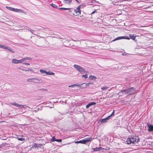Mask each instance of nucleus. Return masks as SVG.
<instances>
[{"mask_svg":"<svg viewBox=\"0 0 153 153\" xmlns=\"http://www.w3.org/2000/svg\"><path fill=\"white\" fill-rule=\"evenodd\" d=\"M72 0H64V2L65 4H70L71 3Z\"/></svg>","mask_w":153,"mask_h":153,"instance_id":"obj_14","label":"nucleus"},{"mask_svg":"<svg viewBox=\"0 0 153 153\" xmlns=\"http://www.w3.org/2000/svg\"><path fill=\"white\" fill-rule=\"evenodd\" d=\"M46 75H54V73L52 72L49 71L47 72Z\"/></svg>","mask_w":153,"mask_h":153,"instance_id":"obj_20","label":"nucleus"},{"mask_svg":"<svg viewBox=\"0 0 153 153\" xmlns=\"http://www.w3.org/2000/svg\"><path fill=\"white\" fill-rule=\"evenodd\" d=\"M122 39H129L130 38H129L127 36H120L115 38L114 40H113L112 41H114L118 40H120Z\"/></svg>","mask_w":153,"mask_h":153,"instance_id":"obj_9","label":"nucleus"},{"mask_svg":"<svg viewBox=\"0 0 153 153\" xmlns=\"http://www.w3.org/2000/svg\"><path fill=\"white\" fill-rule=\"evenodd\" d=\"M88 75L87 74H86L85 75H83L82 76V77H84L85 79H86L88 78Z\"/></svg>","mask_w":153,"mask_h":153,"instance_id":"obj_32","label":"nucleus"},{"mask_svg":"<svg viewBox=\"0 0 153 153\" xmlns=\"http://www.w3.org/2000/svg\"><path fill=\"white\" fill-rule=\"evenodd\" d=\"M81 6V5H79L78 6L76 9H73L72 10L73 11V12L74 13H73V14L74 15L76 16H79L80 15L81 12L80 9Z\"/></svg>","mask_w":153,"mask_h":153,"instance_id":"obj_4","label":"nucleus"},{"mask_svg":"<svg viewBox=\"0 0 153 153\" xmlns=\"http://www.w3.org/2000/svg\"><path fill=\"white\" fill-rule=\"evenodd\" d=\"M19 108H22V106H21V107H19Z\"/></svg>","mask_w":153,"mask_h":153,"instance_id":"obj_49","label":"nucleus"},{"mask_svg":"<svg viewBox=\"0 0 153 153\" xmlns=\"http://www.w3.org/2000/svg\"><path fill=\"white\" fill-rule=\"evenodd\" d=\"M75 85L76 86H80V85L79 84L77 83L76 84L72 85H71L69 86V87H73V86H74Z\"/></svg>","mask_w":153,"mask_h":153,"instance_id":"obj_26","label":"nucleus"},{"mask_svg":"<svg viewBox=\"0 0 153 153\" xmlns=\"http://www.w3.org/2000/svg\"><path fill=\"white\" fill-rule=\"evenodd\" d=\"M108 88H109V87H103L101 88V89L103 90H104L105 89H107Z\"/></svg>","mask_w":153,"mask_h":153,"instance_id":"obj_30","label":"nucleus"},{"mask_svg":"<svg viewBox=\"0 0 153 153\" xmlns=\"http://www.w3.org/2000/svg\"><path fill=\"white\" fill-rule=\"evenodd\" d=\"M39 90L40 91H47V90L46 89H39Z\"/></svg>","mask_w":153,"mask_h":153,"instance_id":"obj_38","label":"nucleus"},{"mask_svg":"<svg viewBox=\"0 0 153 153\" xmlns=\"http://www.w3.org/2000/svg\"><path fill=\"white\" fill-rule=\"evenodd\" d=\"M1 48L5 49L6 50H7L8 51L10 52H11L13 53L14 52V51H13V49L10 48L7 45H1Z\"/></svg>","mask_w":153,"mask_h":153,"instance_id":"obj_5","label":"nucleus"},{"mask_svg":"<svg viewBox=\"0 0 153 153\" xmlns=\"http://www.w3.org/2000/svg\"><path fill=\"white\" fill-rule=\"evenodd\" d=\"M11 104L13 105H14L15 106H16L17 107H21V106H22V108H25V106H26V107H27V106L26 105H19L17 103H16L15 102H12L11 103Z\"/></svg>","mask_w":153,"mask_h":153,"instance_id":"obj_8","label":"nucleus"},{"mask_svg":"<svg viewBox=\"0 0 153 153\" xmlns=\"http://www.w3.org/2000/svg\"><path fill=\"white\" fill-rule=\"evenodd\" d=\"M93 83H88L87 84L86 83H83L80 84V87L81 88H85L88 85L89 86L90 85H92Z\"/></svg>","mask_w":153,"mask_h":153,"instance_id":"obj_7","label":"nucleus"},{"mask_svg":"<svg viewBox=\"0 0 153 153\" xmlns=\"http://www.w3.org/2000/svg\"><path fill=\"white\" fill-rule=\"evenodd\" d=\"M75 143H81L82 144H85V141L83 139L79 141H76Z\"/></svg>","mask_w":153,"mask_h":153,"instance_id":"obj_15","label":"nucleus"},{"mask_svg":"<svg viewBox=\"0 0 153 153\" xmlns=\"http://www.w3.org/2000/svg\"><path fill=\"white\" fill-rule=\"evenodd\" d=\"M59 9H62V10H67L68 9H70L69 8H65L64 7H61L59 8Z\"/></svg>","mask_w":153,"mask_h":153,"instance_id":"obj_33","label":"nucleus"},{"mask_svg":"<svg viewBox=\"0 0 153 153\" xmlns=\"http://www.w3.org/2000/svg\"><path fill=\"white\" fill-rule=\"evenodd\" d=\"M140 138L138 136H130L128 137L127 139L126 142L127 144H130L131 143L135 144L138 142Z\"/></svg>","mask_w":153,"mask_h":153,"instance_id":"obj_1","label":"nucleus"},{"mask_svg":"<svg viewBox=\"0 0 153 153\" xmlns=\"http://www.w3.org/2000/svg\"><path fill=\"white\" fill-rule=\"evenodd\" d=\"M20 60V63H22L23 64V63H24V62L26 61L25 59V58H22L21 60Z\"/></svg>","mask_w":153,"mask_h":153,"instance_id":"obj_23","label":"nucleus"},{"mask_svg":"<svg viewBox=\"0 0 153 153\" xmlns=\"http://www.w3.org/2000/svg\"><path fill=\"white\" fill-rule=\"evenodd\" d=\"M37 145H38L37 144H36V143H35L34 144V147L36 148V147H37L38 146Z\"/></svg>","mask_w":153,"mask_h":153,"instance_id":"obj_43","label":"nucleus"},{"mask_svg":"<svg viewBox=\"0 0 153 153\" xmlns=\"http://www.w3.org/2000/svg\"><path fill=\"white\" fill-rule=\"evenodd\" d=\"M32 82L35 83H37L38 82V81H40L41 79L38 78H32Z\"/></svg>","mask_w":153,"mask_h":153,"instance_id":"obj_12","label":"nucleus"},{"mask_svg":"<svg viewBox=\"0 0 153 153\" xmlns=\"http://www.w3.org/2000/svg\"><path fill=\"white\" fill-rule=\"evenodd\" d=\"M135 92V90L133 87L128 88L126 89V91L125 94L127 95H129L134 94Z\"/></svg>","mask_w":153,"mask_h":153,"instance_id":"obj_3","label":"nucleus"},{"mask_svg":"<svg viewBox=\"0 0 153 153\" xmlns=\"http://www.w3.org/2000/svg\"><path fill=\"white\" fill-rule=\"evenodd\" d=\"M6 7L9 10L15 12H17V10H18L17 9L15 8L10 7L7 6Z\"/></svg>","mask_w":153,"mask_h":153,"instance_id":"obj_10","label":"nucleus"},{"mask_svg":"<svg viewBox=\"0 0 153 153\" xmlns=\"http://www.w3.org/2000/svg\"><path fill=\"white\" fill-rule=\"evenodd\" d=\"M89 79H90L92 80L96 79V78L94 76H92L91 75L89 76Z\"/></svg>","mask_w":153,"mask_h":153,"instance_id":"obj_22","label":"nucleus"},{"mask_svg":"<svg viewBox=\"0 0 153 153\" xmlns=\"http://www.w3.org/2000/svg\"><path fill=\"white\" fill-rule=\"evenodd\" d=\"M4 146V144H1L0 145V150L1 149L3 148Z\"/></svg>","mask_w":153,"mask_h":153,"instance_id":"obj_37","label":"nucleus"},{"mask_svg":"<svg viewBox=\"0 0 153 153\" xmlns=\"http://www.w3.org/2000/svg\"><path fill=\"white\" fill-rule=\"evenodd\" d=\"M110 119V118L108 116L107 117L105 118L101 119L100 120V122L102 123L106 122L108 120Z\"/></svg>","mask_w":153,"mask_h":153,"instance_id":"obj_11","label":"nucleus"},{"mask_svg":"<svg viewBox=\"0 0 153 153\" xmlns=\"http://www.w3.org/2000/svg\"><path fill=\"white\" fill-rule=\"evenodd\" d=\"M74 67L76 70L81 74H85L87 72L82 67L79 65H74Z\"/></svg>","mask_w":153,"mask_h":153,"instance_id":"obj_2","label":"nucleus"},{"mask_svg":"<svg viewBox=\"0 0 153 153\" xmlns=\"http://www.w3.org/2000/svg\"><path fill=\"white\" fill-rule=\"evenodd\" d=\"M89 105V104H88V105H86V108H89V107L90 106V105Z\"/></svg>","mask_w":153,"mask_h":153,"instance_id":"obj_42","label":"nucleus"},{"mask_svg":"<svg viewBox=\"0 0 153 153\" xmlns=\"http://www.w3.org/2000/svg\"><path fill=\"white\" fill-rule=\"evenodd\" d=\"M69 9H68L69 11H68V12L69 13H70L71 12H73V11L72 10L73 9V8H69Z\"/></svg>","mask_w":153,"mask_h":153,"instance_id":"obj_35","label":"nucleus"},{"mask_svg":"<svg viewBox=\"0 0 153 153\" xmlns=\"http://www.w3.org/2000/svg\"><path fill=\"white\" fill-rule=\"evenodd\" d=\"M12 62L15 64L19 63L20 62L19 60H18L15 59H13L12 60Z\"/></svg>","mask_w":153,"mask_h":153,"instance_id":"obj_13","label":"nucleus"},{"mask_svg":"<svg viewBox=\"0 0 153 153\" xmlns=\"http://www.w3.org/2000/svg\"><path fill=\"white\" fill-rule=\"evenodd\" d=\"M25 58L26 60H31L32 59L30 57H26Z\"/></svg>","mask_w":153,"mask_h":153,"instance_id":"obj_36","label":"nucleus"},{"mask_svg":"<svg viewBox=\"0 0 153 153\" xmlns=\"http://www.w3.org/2000/svg\"><path fill=\"white\" fill-rule=\"evenodd\" d=\"M129 36L130 38H131L133 40H134L136 36H135L133 34H129Z\"/></svg>","mask_w":153,"mask_h":153,"instance_id":"obj_19","label":"nucleus"},{"mask_svg":"<svg viewBox=\"0 0 153 153\" xmlns=\"http://www.w3.org/2000/svg\"><path fill=\"white\" fill-rule=\"evenodd\" d=\"M19 69L21 70H22L25 71H32V70L30 68H28V69H27V70H25V69H22V68H19Z\"/></svg>","mask_w":153,"mask_h":153,"instance_id":"obj_27","label":"nucleus"},{"mask_svg":"<svg viewBox=\"0 0 153 153\" xmlns=\"http://www.w3.org/2000/svg\"><path fill=\"white\" fill-rule=\"evenodd\" d=\"M1 45L0 44V48H1Z\"/></svg>","mask_w":153,"mask_h":153,"instance_id":"obj_48","label":"nucleus"},{"mask_svg":"<svg viewBox=\"0 0 153 153\" xmlns=\"http://www.w3.org/2000/svg\"><path fill=\"white\" fill-rule=\"evenodd\" d=\"M76 1L77 2H78V3H79V1H78V0H77Z\"/></svg>","mask_w":153,"mask_h":153,"instance_id":"obj_47","label":"nucleus"},{"mask_svg":"<svg viewBox=\"0 0 153 153\" xmlns=\"http://www.w3.org/2000/svg\"><path fill=\"white\" fill-rule=\"evenodd\" d=\"M56 140V139H55V137H53L52 138L51 140V141L53 142L55 141Z\"/></svg>","mask_w":153,"mask_h":153,"instance_id":"obj_28","label":"nucleus"},{"mask_svg":"<svg viewBox=\"0 0 153 153\" xmlns=\"http://www.w3.org/2000/svg\"><path fill=\"white\" fill-rule=\"evenodd\" d=\"M102 147H96V148H93V150L94 151H100Z\"/></svg>","mask_w":153,"mask_h":153,"instance_id":"obj_16","label":"nucleus"},{"mask_svg":"<svg viewBox=\"0 0 153 153\" xmlns=\"http://www.w3.org/2000/svg\"><path fill=\"white\" fill-rule=\"evenodd\" d=\"M40 71L41 73L43 74V75H46L47 72L45 70L42 69H40Z\"/></svg>","mask_w":153,"mask_h":153,"instance_id":"obj_17","label":"nucleus"},{"mask_svg":"<svg viewBox=\"0 0 153 153\" xmlns=\"http://www.w3.org/2000/svg\"><path fill=\"white\" fill-rule=\"evenodd\" d=\"M51 6H52V7H53L54 8H56L58 7V6L56 5L55 4H53V3H52L51 4Z\"/></svg>","mask_w":153,"mask_h":153,"instance_id":"obj_29","label":"nucleus"},{"mask_svg":"<svg viewBox=\"0 0 153 153\" xmlns=\"http://www.w3.org/2000/svg\"><path fill=\"white\" fill-rule=\"evenodd\" d=\"M126 90H122L119 93V94L121 95V93L122 94H125V92H126Z\"/></svg>","mask_w":153,"mask_h":153,"instance_id":"obj_24","label":"nucleus"},{"mask_svg":"<svg viewBox=\"0 0 153 153\" xmlns=\"http://www.w3.org/2000/svg\"><path fill=\"white\" fill-rule=\"evenodd\" d=\"M114 111H113L112 112L111 114L108 117H109L110 118L112 116H113L114 114Z\"/></svg>","mask_w":153,"mask_h":153,"instance_id":"obj_34","label":"nucleus"},{"mask_svg":"<svg viewBox=\"0 0 153 153\" xmlns=\"http://www.w3.org/2000/svg\"><path fill=\"white\" fill-rule=\"evenodd\" d=\"M24 140V139L23 138H18V140H19L23 141Z\"/></svg>","mask_w":153,"mask_h":153,"instance_id":"obj_40","label":"nucleus"},{"mask_svg":"<svg viewBox=\"0 0 153 153\" xmlns=\"http://www.w3.org/2000/svg\"><path fill=\"white\" fill-rule=\"evenodd\" d=\"M17 9L18 10H17V12H16L22 13L25 14H26L25 12L23 10L18 9Z\"/></svg>","mask_w":153,"mask_h":153,"instance_id":"obj_21","label":"nucleus"},{"mask_svg":"<svg viewBox=\"0 0 153 153\" xmlns=\"http://www.w3.org/2000/svg\"><path fill=\"white\" fill-rule=\"evenodd\" d=\"M23 64L27 65H30V64L28 63L25 62L24 63H23Z\"/></svg>","mask_w":153,"mask_h":153,"instance_id":"obj_41","label":"nucleus"},{"mask_svg":"<svg viewBox=\"0 0 153 153\" xmlns=\"http://www.w3.org/2000/svg\"><path fill=\"white\" fill-rule=\"evenodd\" d=\"M30 31L32 33H33V32L34 31V30H31L30 29Z\"/></svg>","mask_w":153,"mask_h":153,"instance_id":"obj_44","label":"nucleus"},{"mask_svg":"<svg viewBox=\"0 0 153 153\" xmlns=\"http://www.w3.org/2000/svg\"><path fill=\"white\" fill-rule=\"evenodd\" d=\"M90 106L95 105L96 104V102H91L88 103Z\"/></svg>","mask_w":153,"mask_h":153,"instance_id":"obj_25","label":"nucleus"},{"mask_svg":"<svg viewBox=\"0 0 153 153\" xmlns=\"http://www.w3.org/2000/svg\"><path fill=\"white\" fill-rule=\"evenodd\" d=\"M27 82H32V78H29L27 79Z\"/></svg>","mask_w":153,"mask_h":153,"instance_id":"obj_31","label":"nucleus"},{"mask_svg":"<svg viewBox=\"0 0 153 153\" xmlns=\"http://www.w3.org/2000/svg\"><path fill=\"white\" fill-rule=\"evenodd\" d=\"M62 141L61 139H56L55 141L58 142H61Z\"/></svg>","mask_w":153,"mask_h":153,"instance_id":"obj_39","label":"nucleus"},{"mask_svg":"<svg viewBox=\"0 0 153 153\" xmlns=\"http://www.w3.org/2000/svg\"><path fill=\"white\" fill-rule=\"evenodd\" d=\"M76 1L77 2H78V3H79V1H78V0H77Z\"/></svg>","mask_w":153,"mask_h":153,"instance_id":"obj_46","label":"nucleus"},{"mask_svg":"<svg viewBox=\"0 0 153 153\" xmlns=\"http://www.w3.org/2000/svg\"><path fill=\"white\" fill-rule=\"evenodd\" d=\"M96 10H95V11H93V12L91 13H92V14H94V13L96 12Z\"/></svg>","mask_w":153,"mask_h":153,"instance_id":"obj_45","label":"nucleus"},{"mask_svg":"<svg viewBox=\"0 0 153 153\" xmlns=\"http://www.w3.org/2000/svg\"><path fill=\"white\" fill-rule=\"evenodd\" d=\"M76 1L77 0H75Z\"/></svg>","mask_w":153,"mask_h":153,"instance_id":"obj_51","label":"nucleus"},{"mask_svg":"<svg viewBox=\"0 0 153 153\" xmlns=\"http://www.w3.org/2000/svg\"><path fill=\"white\" fill-rule=\"evenodd\" d=\"M152 76V74H151V75H149V76Z\"/></svg>","mask_w":153,"mask_h":153,"instance_id":"obj_50","label":"nucleus"},{"mask_svg":"<svg viewBox=\"0 0 153 153\" xmlns=\"http://www.w3.org/2000/svg\"><path fill=\"white\" fill-rule=\"evenodd\" d=\"M148 128V131L149 132L153 131V124L152 125L150 124V123H148L147 124Z\"/></svg>","mask_w":153,"mask_h":153,"instance_id":"obj_6","label":"nucleus"},{"mask_svg":"<svg viewBox=\"0 0 153 153\" xmlns=\"http://www.w3.org/2000/svg\"><path fill=\"white\" fill-rule=\"evenodd\" d=\"M92 139L91 138H86V139H83L85 141V143L87 142H89Z\"/></svg>","mask_w":153,"mask_h":153,"instance_id":"obj_18","label":"nucleus"}]
</instances>
